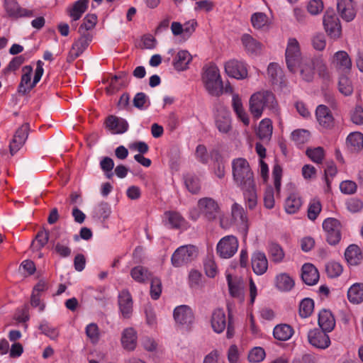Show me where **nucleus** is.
Masks as SVG:
<instances>
[{"label": "nucleus", "instance_id": "obj_21", "mask_svg": "<svg viewBox=\"0 0 363 363\" xmlns=\"http://www.w3.org/2000/svg\"><path fill=\"white\" fill-rule=\"evenodd\" d=\"M106 127L114 133L121 134L127 131L128 124L123 118H118L111 115L107 117L105 121Z\"/></svg>", "mask_w": 363, "mask_h": 363}, {"label": "nucleus", "instance_id": "obj_37", "mask_svg": "<svg viewBox=\"0 0 363 363\" xmlns=\"http://www.w3.org/2000/svg\"><path fill=\"white\" fill-rule=\"evenodd\" d=\"M131 277L137 282L144 283L152 276V273L143 266H136L130 271Z\"/></svg>", "mask_w": 363, "mask_h": 363}, {"label": "nucleus", "instance_id": "obj_10", "mask_svg": "<svg viewBox=\"0 0 363 363\" xmlns=\"http://www.w3.org/2000/svg\"><path fill=\"white\" fill-rule=\"evenodd\" d=\"M323 25L326 33L330 38H337L340 36V22L333 12H326L323 17Z\"/></svg>", "mask_w": 363, "mask_h": 363}, {"label": "nucleus", "instance_id": "obj_15", "mask_svg": "<svg viewBox=\"0 0 363 363\" xmlns=\"http://www.w3.org/2000/svg\"><path fill=\"white\" fill-rule=\"evenodd\" d=\"M337 9L341 18L347 22L352 21L356 16L354 0H337Z\"/></svg>", "mask_w": 363, "mask_h": 363}, {"label": "nucleus", "instance_id": "obj_14", "mask_svg": "<svg viewBox=\"0 0 363 363\" xmlns=\"http://www.w3.org/2000/svg\"><path fill=\"white\" fill-rule=\"evenodd\" d=\"M225 71L230 77L238 79H245L247 76V70L242 62L231 60L225 65Z\"/></svg>", "mask_w": 363, "mask_h": 363}, {"label": "nucleus", "instance_id": "obj_44", "mask_svg": "<svg viewBox=\"0 0 363 363\" xmlns=\"http://www.w3.org/2000/svg\"><path fill=\"white\" fill-rule=\"evenodd\" d=\"M314 308V302L311 298H303L299 305V315L302 318L309 317Z\"/></svg>", "mask_w": 363, "mask_h": 363}, {"label": "nucleus", "instance_id": "obj_59", "mask_svg": "<svg viewBox=\"0 0 363 363\" xmlns=\"http://www.w3.org/2000/svg\"><path fill=\"white\" fill-rule=\"evenodd\" d=\"M39 330H40L43 334L48 336L52 340L56 339L59 335L57 330L55 328L50 326L48 323L46 322L42 323L39 325Z\"/></svg>", "mask_w": 363, "mask_h": 363}, {"label": "nucleus", "instance_id": "obj_38", "mask_svg": "<svg viewBox=\"0 0 363 363\" xmlns=\"http://www.w3.org/2000/svg\"><path fill=\"white\" fill-rule=\"evenodd\" d=\"M302 206L301 198L296 194H291L285 201V210L287 213L293 214L296 213Z\"/></svg>", "mask_w": 363, "mask_h": 363}, {"label": "nucleus", "instance_id": "obj_53", "mask_svg": "<svg viewBox=\"0 0 363 363\" xmlns=\"http://www.w3.org/2000/svg\"><path fill=\"white\" fill-rule=\"evenodd\" d=\"M169 224L172 228H179L184 223V218L177 212H167Z\"/></svg>", "mask_w": 363, "mask_h": 363}, {"label": "nucleus", "instance_id": "obj_35", "mask_svg": "<svg viewBox=\"0 0 363 363\" xmlns=\"http://www.w3.org/2000/svg\"><path fill=\"white\" fill-rule=\"evenodd\" d=\"M293 328L287 324H281L275 326L273 330V335L275 339L281 341L289 340L293 335Z\"/></svg>", "mask_w": 363, "mask_h": 363}, {"label": "nucleus", "instance_id": "obj_6", "mask_svg": "<svg viewBox=\"0 0 363 363\" xmlns=\"http://www.w3.org/2000/svg\"><path fill=\"white\" fill-rule=\"evenodd\" d=\"M198 248L193 245H183L173 253L171 262L174 267H179L194 260L198 256Z\"/></svg>", "mask_w": 363, "mask_h": 363}, {"label": "nucleus", "instance_id": "obj_12", "mask_svg": "<svg viewBox=\"0 0 363 363\" xmlns=\"http://www.w3.org/2000/svg\"><path fill=\"white\" fill-rule=\"evenodd\" d=\"M174 318L177 323L185 325L190 328L194 323V315L191 308L186 305H181L176 307L174 310Z\"/></svg>", "mask_w": 363, "mask_h": 363}, {"label": "nucleus", "instance_id": "obj_20", "mask_svg": "<svg viewBox=\"0 0 363 363\" xmlns=\"http://www.w3.org/2000/svg\"><path fill=\"white\" fill-rule=\"evenodd\" d=\"M22 71L23 74L18 86V92L21 95H26L35 87V86H33V82H31L33 67L30 65H26L23 67Z\"/></svg>", "mask_w": 363, "mask_h": 363}, {"label": "nucleus", "instance_id": "obj_1", "mask_svg": "<svg viewBox=\"0 0 363 363\" xmlns=\"http://www.w3.org/2000/svg\"><path fill=\"white\" fill-rule=\"evenodd\" d=\"M232 172L235 183L243 191L248 208L253 209L257 205V196L254 174L249 162L242 157L233 160Z\"/></svg>", "mask_w": 363, "mask_h": 363}, {"label": "nucleus", "instance_id": "obj_60", "mask_svg": "<svg viewBox=\"0 0 363 363\" xmlns=\"http://www.w3.org/2000/svg\"><path fill=\"white\" fill-rule=\"evenodd\" d=\"M148 101L147 95L143 92L137 93L133 100V106L140 109L143 110L145 108V104Z\"/></svg>", "mask_w": 363, "mask_h": 363}, {"label": "nucleus", "instance_id": "obj_8", "mask_svg": "<svg viewBox=\"0 0 363 363\" xmlns=\"http://www.w3.org/2000/svg\"><path fill=\"white\" fill-rule=\"evenodd\" d=\"M323 228L325 233L326 241L330 245L339 243L341 239L340 222L334 218H328L323 223Z\"/></svg>", "mask_w": 363, "mask_h": 363}, {"label": "nucleus", "instance_id": "obj_28", "mask_svg": "<svg viewBox=\"0 0 363 363\" xmlns=\"http://www.w3.org/2000/svg\"><path fill=\"white\" fill-rule=\"evenodd\" d=\"M318 325L320 329L330 332L335 325V318L331 312L326 309H323L318 314Z\"/></svg>", "mask_w": 363, "mask_h": 363}, {"label": "nucleus", "instance_id": "obj_22", "mask_svg": "<svg viewBox=\"0 0 363 363\" xmlns=\"http://www.w3.org/2000/svg\"><path fill=\"white\" fill-rule=\"evenodd\" d=\"M301 271V279L306 284L313 286L318 282L319 272L313 264L310 263L304 264L302 266Z\"/></svg>", "mask_w": 363, "mask_h": 363}, {"label": "nucleus", "instance_id": "obj_2", "mask_svg": "<svg viewBox=\"0 0 363 363\" xmlns=\"http://www.w3.org/2000/svg\"><path fill=\"white\" fill-rule=\"evenodd\" d=\"M250 111L255 118L261 117L264 108L277 112L278 103L274 94L269 91H260L253 94L249 101Z\"/></svg>", "mask_w": 363, "mask_h": 363}, {"label": "nucleus", "instance_id": "obj_62", "mask_svg": "<svg viewBox=\"0 0 363 363\" xmlns=\"http://www.w3.org/2000/svg\"><path fill=\"white\" fill-rule=\"evenodd\" d=\"M340 189L344 194H352L356 191L357 184L354 182L346 180L340 183Z\"/></svg>", "mask_w": 363, "mask_h": 363}, {"label": "nucleus", "instance_id": "obj_61", "mask_svg": "<svg viewBox=\"0 0 363 363\" xmlns=\"http://www.w3.org/2000/svg\"><path fill=\"white\" fill-rule=\"evenodd\" d=\"M347 208L352 213H357L363 208V202L357 198H351L347 201Z\"/></svg>", "mask_w": 363, "mask_h": 363}, {"label": "nucleus", "instance_id": "obj_5", "mask_svg": "<svg viewBox=\"0 0 363 363\" xmlns=\"http://www.w3.org/2000/svg\"><path fill=\"white\" fill-rule=\"evenodd\" d=\"M306 57L302 56L298 40L294 38H289L285 51V60L288 69L291 72L295 73L298 66Z\"/></svg>", "mask_w": 363, "mask_h": 363}, {"label": "nucleus", "instance_id": "obj_58", "mask_svg": "<svg viewBox=\"0 0 363 363\" xmlns=\"http://www.w3.org/2000/svg\"><path fill=\"white\" fill-rule=\"evenodd\" d=\"M265 352L262 347L253 348L248 354V359L251 362H259L264 359Z\"/></svg>", "mask_w": 363, "mask_h": 363}, {"label": "nucleus", "instance_id": "obj_16", "mask_svg": "<svg viewBox=\"0 0 363 363\" xmlns=\"http://www.w3.org/2000/svg\"><path fill=\"white\" fill-rule=\"evenodd\" d=\"M226 279L230 296L240 301H243L245 288L243 280L238 277H233L230 274H227Z\"/></svg>", "mask_w": 363, "mask_h": 363}, {"label": "nucleus", "instance_id": "obj_29", "mask_svg": "<svg viewBox=\"0 0 363 363\" xmlns=\"http://www.w3.org/2000/svg\"><path fill=\"white\" fill-rule=\"evenodd\" d=\"M345 257L347 262L351 265L359 264L363 259L360 248L357 245H350L345 252Z\"/></svg>", "mask_w": 363, "mask_h": 363}, {"label": "nucleus", "instance_id": "obj_9", "mask_svg": "<svg viewBox=\"0 0 363 363\" xmlns=\"http://www.w3.org/2000/svg\"><path fill=\"white\" fill-rule=\"evenodd\" d=\"M238 242L237 238L233 235H228L223 238L217 245V252L220 257L228 259L233 256L237 252Z\"/></svg>", "mask_w": 363, "mask_h": 363}, {"label": "nucleus", "instance_id": "obj_34", "mask_svg": "<svg viewBox=\"0 0 363 363\" xmlns=\"http://www.w3.org/2000/svg\"><path fill=\"white\" fill-rule=\"evenodd\" d=\"M347 145L351 152H359L363 147V134L359 132L350 133L347 138Z\"/></svg>", "mask_w": 363, "mask_h": 363}, {"label": "nucleus", "instance_id": "obj_57", "mask_svg": "<svg viewBox=\"0 0 363 363\" xmlns=\"http://www.w3.org/2000/svg\"><path fill=\"white\" fill-rule=\"evenodd\" d=\"M311 44L313 48L318 51H322L326 46V40L324 34L318 33L314 35L311 38Z\"/></svg>", "mask_w": 363, "mask_h": 363}, {"label": "nucleus", "instance_id": "obj_19", "mask_svg": "<svg viewBox=\"0 0 363 363\" xmlns=\"http://www.w3.org/2000/svg\"><path fill=\"white\" fill-rule=\"evenodd\" d=\"M317 121L320 125L329 129L334 125V118L329 108L325 105H319L315 111Z\"/></svg>", "mask_w": 363, "mask_h": 363}, {"label": "nucleus", "instance_id": "obj_41", "mask_svg": "<svg viewBox=\"0 0 363 363\" xmlns=\"http://www.w3.org/2000/svg\"><path fill=\"white\" fill-rule=\"evenodd\" d=\"M88 4L86 0H78L74 2L73 6L69 10L70 17L73 21L79 20L87 9Z\"/></svg>", "mask_w": 363, "mask_h": 363}, {"label": "nucleus", "instance_id": "obj_49", "mask_svg": "<svg viewBox=\"0 0 363 363\" xmlns=\"http://www.w3.org/2000/svg\"><path fill=\"white\" fill-rule=\"evenodd\" d=\"M306 154L313 162L320 164L324 157V150L321 147L308 148Z\"/></svg>", "mask_w": 363, "mask_h": 363}, {"label": "nucleus", "instance_id": "obj_33", "mask_svg": "<svg viewBox=\"0 0 363 363\" xmlns=\"http://www.w3.org/2000/svg\"><path fill=\"white\" fill-rule=\"evenodd\" d=\"M273 126L270 119H263L259 125L257 135L264 142H269L272 135Z\"/></svg>", "mask_w": 363, "mask_h": 363}, {"label": "nucleus", "instance_id": "obj_51", "mask_svg": "<svg viewBox=\"0 0 363 363\" xmlns=\"http://www.w3.org/2000/svg\"><path fill=\"white\" fill-rule=\"evenodd\" d=\"M325 271L328 277L335 278L341 274L342 272V267L338 262H330L325 265Z\"/></svg>", "mask_w": 363, "mask_h": 363}, {"label": "nucleus", "instance_id": "obj_55", "mask_svg": "<svg viewBox=\"0 0 363 363\" xmlns=\"http://www.w3.org/2000/svg\"><path fill=\"white\" fill-rule=\"evenodd\" d=\"M214 174L219 179L223 178L225 174L223 160L218 152H216V161L214 163Z\"/></svg>", "mask_w": 363, "mask_h": 363}, {"label": "nucleus", "instance_id": "obj_25", "mask_svg": "<svg viewBox=\"0 0 363 363\" xmlns=\"http://www.w3.org/2000/svg\"><path fill=\"white\" fill-rule=\"evenodd\" d=\"M252 267L257 275H262L266 272L268 267V262L265 255L262 252H255L252 257Z\"/></svg>", "mask_w": 363, "mask_h": 363}, {"label": "nucleus", "instance_id": "obj_24", "mask_svg": "<svg viewBox=\"0 0 363 363\" xmlns=\"http://www.w3.org/2000/svg\"><path fill=\"white\" fill-rule=\"evenodd\" d=\"M231 214L234 221L237 225H240V229L246 233L248 230L247 217L243 208L238 203H235L232 206Z\"/></svg>", "mask_w": 363, "mask_h": 363}, {"label": "nucleus", "instance_id": "obj_36", "mask_svg": "<svg viewBox=\"0 0 363 363\" xmlns=\"http://www.w3.org/2000/svg\"><path fill=\"white\" fill-rule=\"evenodd\" d=\"M80 37L72 44V51H77L80 55L87 48L92 40V35L89 33H79Z\"/></svg>", "mask_w": 363, "mask_h": 363}, {"label": "nucleus", "instance_id": "obj_17", "mask_svg": "<svg viewBox=\"0 0 363 363\" xmlns=\"http://www.w3.org/2000/svg\"><path fill=\"white\" fill-rule=\"evenodd\" d=\"M331 65L338 70L350 72L352 67V61L349 55L343 50L336 52L331 60Z\"/></svg>", "mask_w": 363, "mask_h": 363}, {"label": "nucleus", "instance_id": "obj_56", "mask_svg": "<svg viewBox=\"0 0 363 363\" xmlns=\"http://www.w3.org/2000/svg\"><path fill=\"white\" fill-rule=\"evenodd\" d=\"M291 138L297 144H303L309 140L310 133L306 130H296L292 132Z\"/></svg>", "mask_w": 363, "mask_h": 363}, {"label": "nucleus", "instance_id": "obj_40", "mask_svg": "<svg viewBox=\"0 0 363 363\" xmlns=\"http://www.w3.org/2000/svg\"><path fill=\"white\" fill-rule=\"evenodd\" d=\"M241 40L243 45L248 52L251 54H257L261 50L262 44L254 39L250 35H243Z\"/></svg>", "mask_w": 363, "mask_h": 363}, {"label": "nucleus", "instance_id": "obj_47", "mask_svg": "<svg viewBox=\"0 0 363 363\" xmlns=\"http://www.w3.org/2000/svg\"><path fill=\"white\" fill-rule=\"evenodd\" d=\"M322 209L319 199H313L311 201L308 208V217L311 220H315Z\"/></svg>", "mask_w": 363, "mask_h": 363}, {"label": "nucleus", "instance_id": "obj_39", "mask_svg": "<svg viewBox=\"0 0 363 363\" xmlns=\"http://www.w3.org/2000/svg\"><path fill=\"white\" fill-rule=\"evenodd\" d=\"M277 287L283 291H290L294 286V279L286 273H281L276 277Z\"/></svg>", "mask_w": 363, "mask_h": 363}, {"label": "nucleus", "instance_id": "obj_11", "mask_svg": "<svg viewBox=\"0 0 363 363\" xmlns=\"http://www.w3.org/2000/svg\"><path fill=\"white\" fill-rule=\"evenodd\" d=\"M29 130L30 125L28 123L23 124L16 130L9 145L10 153L12 155L18 151L25 144L28 137Z\"/></svg>", "mask_w": 363, "mask_h": 363}, {"label": "nucleus", "instance_id": "obj_50", "mask_svg": "<svg viewBox=\"0 0 363 363\" xmlns=\"http://www.w3.org/2000/svg\"><path fill=\"white\" fill-rule=\"evenodd\" d=\"M185 185L192 194H198L201 189L200 181L196 176H186L185 178Z\"/></svg>", "mask_w": 363, "mask_h": 363}, {"label": "nucleus", "instance_id": "obj_7", "mask_svg": "<svg viewBox=\"0 0 363 363\" xmlns=\"http://www.w3.org/2000/svg\"><path fill=\"white\" fill-rule=\"evenodd\" d=\"M198 207L201 214L208 221H213L220 218L222 212L216 201L210 197L200 199Z\"/></svg>", "mask_w": 363, "mask_h": 363}, {"label": "nucleus", "instance_id": "obj_46", "mask_svg": "<svg viewBox=\"0 0 363 363\" xmlns=\"http://www.w3.org/2000/svg\"><path fill=\"white\" fill-rule=\"evenodd\" d=\"M338 89L340 93L345 96H350L353 92V86L350 79L342 75L339 79Z\"/></svg>", "mask_w": 363, "mask_h": 363}, {"label": "nucleus", "instance_id": "obj_4", "mask_svg": "<svg viewBox=\"0 0 363 363\" xmlns=\"http://www.w3.org/2000/svg\"><path fill=\"white\" fill-rule=\"evenodd\" d=\"M203 80L206 89L211 95L219 96L223 94V83L219 69L216 65H211L206 69Z\"/></svg>", "mask_w": 363, "mask_h": 363}, {"label": "nucleus", "instance_id": "obj_54", "mask_svg": "<svg viewBox=\"0 0 363 363\" xmlns=\"http://www.w3.org/2000/svg\"><path fill=\"white\" fill-rule=\"evenodd\" d=\"M49 240V230L43 228L40 230L35 236V241L37 242V245L33 246L37 250L42 249L48 242ZM34 245V243L32 244Z\"/></svg>", "mask_w": 363, "mask_h": 363}, {"label": "nucleus", "instance_id": "obj_43", "mask_svg": "<svg viewBox=\"0 0 363 363\" xmlns=\"http://www.w3.org/2000/svg\"><path fill=\"white\" fill-rule=\"evenodd\" d=\"M251 23L256 29H261L269 23L267 16L262 12H257L252 15Z\"/></svg>", "mask_w": 363, "mask_h": 363}, {"label": "nucleus", "instance_id": "obj_48", "mask_svg": "<svg viewBox=\"0 0 363 363\" xmlns=\"http://www.w3.org/2000/svg\"><path fill=\"white\" fill-rule=\"evenodd\" d=\"M267 74L273 84H277L282 77V72L277 63H270L267 68Z\"/></svg>", "mask_w": 363, "mask_h": 363}, {"label": "nucleus", "instance_id": "obj_52", "mask_svg": "<svg viewBox=\"0 0 363 363\" xmlns=\"http://www.w3.org/2000/svg\"><path fill=\"white\" fill-rule=\"evenodd\" d=\"M150 296L154 300L160 298L162 293V281L158 277H151Z\"/></svg>", "mask_w": 363, "mask_h": 363}, {"label": "nucleus", "instance_id": "obj_26", "mask_svg": "<svg viewBox=\"0 0 363 363\" xmlns=\"http://www.w3.org/2000/svg\"><path fill=\"white\" fill-rule=\"evenodd\" d=\"M216 125L222 133H228L232 128L230 114L225 109H222L216 118Z\"/></svg>", "mask_w": 363, "mask_h": 363}, {"label": "nucleus", "instance_id": "obj_3", "mask_svg": "<svg viewBox=\"0 0 363 363\" xmlns=\"http://www.w3.org/2000/svg\"><path fill=\"white\" fill-rule=\"evenodd\" d=\"M300 69V74L306 82H311L315 76V69L318 75L323 79H329L330 74L328 67L320 56L312 58L306 57L298 66Z\"/></svg>", "mask_w": 363, "mask_h": 363}, {"label": "nucleus", "instance_id": "obj_42", "mask_svg": "<svg viewBox=\"0 0 363 363\" xmlns=\"http://www.w3.org/2000/svg\"><path fill=\"white\" fill-rule=\"evenodd\" d=\"M97 22V17L95 14H87L83 19V23L79 28V33H89V30L93 29Z\"/></svg>", "mask_w": 363, "mask_h": 363}, {"label": "nucleus", "instance_id": "obj_45", "mask_svg": "<svg viewBox=\"0 0 363 363\" xmlns=\"http://www.w3.org/2000/svg\"><path fill=\"white\" fill-rule=\"evenodd\" d=\"M269 253L272 260L274 262H281L284 257L283 249L275 242L270 243Z\"/></svg>", "mask_w": 363, "mask_h": 363}, {"label": "nucleus", "instance_id": "obj_30", "mask_svg": "<svg viewBox=\"0 0 363 363\" xmlns=\"http://www.w3.org/2000/svg\"><path fill=\"white\" fill-rule=\"evenodd\" d=\"M121 342L123 347L127 350H133L137 344V336L136 332L132 328H126L124 330Z\"/></svg>", "mask_w": 363, "mask_h": 363}, {"label": "nucleus", "instance_id": "obj_27", "mask_svg": "<svg viewBox=\"0 0 363 363\" xmlns=\"http://www.w3.org/2000/svg\"><path fill=\"white\" fill-rule=\"evenodd\" d=\"M211 322V326L216 333H222L226 327V318L223 310L221 308L214 310Z\"/></svg>", "mask_w": 363, "mask_h": 363}, {"label": "nucleus", "instance_id": "obj_32", "mask_svg": "<svg viewBox=\"0 0 363 363\" xmlns=\"http://www.w3.org/2000/svg\"><path fill=\"white\" fill-rule=\"evenodd\" d=\"M192 57L186 50H180L177 52L173 65L175 69L184 71L187 69Z\"/></svg>", "mask_w": 363, "mask_h": 363}, {"label": "nucleus", "instance_id": "obj_18", "mask_svg": "<svg viewBox=\"0 0 363 363\" xmlns=\"http://www.w3.org/2000/svg\"><path fill=\"white\" fill-rule=\"evenodd\" d=\"M5 9L9 16L15 18L33 16L31 10L21 8L16 0H5Z\"/></svg>", "mask_w": 363, "mask_h": 363}, {"label": "nucleus", "instance_id": "obj_23", "mask_svg": "<svg viewBox=\"0 0 363 363\" xmlns=\"http://www.w3.org/2000/svg\"><path fill=\"white\" fill-rule=\"evenodd\" d=\"M118 305L124 318L130 316L133 311V300L128 290H123L118 295Z\"/></svg>", "mask_w": 363, "mask_h": 363}, {"label": "nucleus", "instance_id": "obj_31", "mask_svg": "<svg viewBox=\"0 0 363 363\" xmlns=\"http://www.w3.org/2000/svg\"><path fill=\"white\" fill-rule=\"evenodd\" d=\"M347 298L354 304L363 302V283L352 284L347 291Z\"/></svg>", "mask_w": 363, "mask_h": 363}, {"label": "nucleus", "instance_id": "obj_63", "mask_svg": "<svg viewBox=\"0 0 363 363\" xmlns=\"http://www.w3.org/2000/svg\"><path fill=\"white\" fill-rule=\"evenodd\" d=\"M86 334L93 342L99 340V328L95 323H90L86 328Z\"/></svg>", "mask_w": 363, "mask_h": 363}, {"label": "nucleus", "instance_id": "obj_64", "mask_svg": "<svg viewBox=\"0 0 363 363\" xmlns=\"http://www.w3.org/2000/svg\"><path fill=\"white\" fill-rule=\"evenodd\" d=\"M352 121L357 125L363 124V108L357 106L351 115Z\"/></svg>", "mask_w": 363, "mask_h": 363}, {"label": "nucleus", "instance_id": "obj_13", "mask_svg": "<svg viewBox=\"0 0 363 363\" xmlns=\"http://www.w3.org/2000/svg\"><path fill=\"white\" fill-rule=\"evenodd\" d=\"M327 333L328 331L318 328L310 330L308 335V342L311 345L317 348H327L330 344V340Z\"/></svg>", "mask_w": 363, "mask_h": 363}]
</instances>
